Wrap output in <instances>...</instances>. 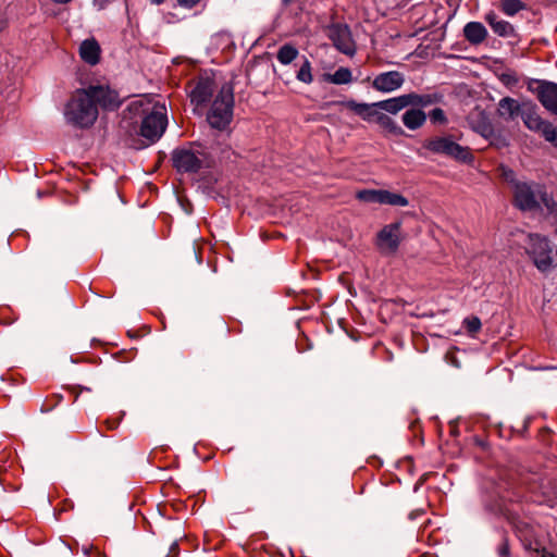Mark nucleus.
<instances>
[{"label":"nucleus","mask_w":557,"mask_h":557,"mask_svg":"<svg viewBox=\"0 0 557 557\" xmlns=\"http://www.w3.org/2000/svg\"><path fill=\"white\" fill-rule=\"evenodd\" d=\"M121 100L116 91L104 86H89L77 89L64 109L67 123L75 127L88 128L98 117V106L104 110H115Z\"/></svg>","instance_id":"1"},{"label":"nucleus","mask_w":557,"mask_h":557,"mask_svg":"<svg viewBox=\"0 0 557 557\" xmlns=\"http://www.w3.org/2000/svg\"><path fill=\"white\" fill-rule=\"evenodd\" d=\"M536 95L542 106L550 113L557 115V84L552 82L540 83Z\"/></svg>","instance_id":"14"},{"label":"nucleus","mask_w":557,"mask_h":557,"mask_svg":"<svg viewBox=\"0 0 557 557\" xmlns=\"http://www.w3.org/2000/svg\"><path fill=\"white\" fill-rule=\"evenodd\" d=\"M129 113L143 117L140 135L151 143L158 140L168 125L166 108L163 103L135 100L128 106Z\"/></svg>","instance_id":"2"},{"label":"nucleus","mask_w":557,"mask_h":557,"mask_svg":"<svg viewBox=\"0 0 557 557\" xmlns=\"http://www.w3.org/2000/svg\"><path fill=\"white\" fill-rule=\"evenodd\" d=\"M498 113L500 116L505 117L506 120H512L516 116H518L521 112V106L520 103L510 97H505L500 99L498 103Z\"/></svg>","instance_id":"21"},{"label":"nucleus","mask_w":557,"mask_h":557,"mask_svg":"<svg viewBox=\"0 0 557 557\" xmlns=\"http://www.w3.org/2000/svg\"><path fill=\"white\" fill-rule=\"evenodd\" d=\"M153 4H161L164 2V0H149Z\"/></svg>","instance_id":"37"},{"label":"nucleus","mask_w":557,"mask_h":557,"mask_svg":"<svg viewBox=\"0 0 557 557\" xmlns=\"http://www.w3.org/2000/svg\"><path fill=\"white\" fill-rule=\"evenodd\" d=\"M513 205L521 211H534L543 205L549 212L555 210L556 203L545 188L535 183L515 184Z\"/></svg>","instance_id":"4"},{"label":"nucleus","mask_w":557,"mask_h":557,"mask_svg":"<svg viewBox=\"0 0 557 557\" xmlns=\"http://www.w3.org/2000/svg\"><path fill=\"white\" fill-rule=\"evenodd\" d=\"M356 198L367 203L389 205L394 207H407L409 205V200L405 196L386 189H360L356 193Z\"/></svg>","instance_id":"10"},{"label":"nucleus","mask_w":557,"mask_h":557,"mask_svg":"<svg viewBox=\"0 0 557 557\" xmlns=\"http://www.w3.org/2000/svg\"><path fill=\"white\" fill-rule=\"evenodd\" d=\"M329 38L341 52L351 55L355 53V45L347 25L333 24L329 27Z\"/></svg>","instance_id":"11"},{"label":"nucleus","mask_w":557,"mask_h":557,"mask_svg":"<svg viewBox=\"0 0 557 557\" xmlns=\"http://www.w3.org/2000/svg\"><path fill=\"white\" fill-rule=\"evenodd\" d=\"M539 133L546 141H549L557 147V128L550 122L546 121Z\"/></svg>","instance_id":"28"},{"label":"nucleus","mask_w":557,"mask_h":557,"mask_svg":"<svg viewBox=\"0 0 557 557\" xmlns=\"http://www.w3.org/2000/svg\"><path fill=\"white\" fill-rule=\"evenodd\" d=\"M423 148L462 163H472L474 160L471 150L456 143L450 136L431 137L423 143Z\"/></svg>","instance_id":"7"},{"label":"nucleus","mask_w":557,"mask_h":557,"mask_svg":"<svg viewBox=\"0 0 557 557\" xmlns=\"http://www.w3.org/2000/svg\"><path fill=\"white\" fill-rule=\"evenodd\" d=\"M499 171H500L502 178L511 185L512 190L515 189V184L522 183L521 181H518L516 178V174L511 169L506 168V166H500Z\"/></svg>","instance_id":"29"},{"label":"nucleus","mask_w":557,"mask_h":557,"mask_svg":"<svg viewBox=\"0 0 557 557\" xmlns=\"http://www.w3.org/2000/svg\"><path fill=\"white\" fill-rule=\"evenodd\" d=\"M101 48L95 38H87L79 46L81 59L89 64L96 65L100 61Z\"/></svg>","instance_id":"18"},{"label":"nucleus","mask_w":557,"mask_h":557,"mask_svg":"<svg viewBox=\"0 0 557 557\" xmlns=\"http://www.w3.org/2000/svg\"><path fill=\"white\" fill-rule=\"evenodd\" d=\"M298 50L294 46L285 44L280 47L276 59L281 64L288 65L298 57Z\"/></svg>","instance_id":"25"},{"label":"nucleus","mask_w":557,"mask_h":557,"mask_svg":"<svg viewBox=\"0 0 557 557\" xmlns=\"http://www.w3.org/2000/svg\"><path fill=\"white\" fill-rule=\"evenodd\" d=\"M491 144L500 148L503 146H507V143L504 139H500L499 137L495 138L494 136L490 139Z\"/></svg>","instance_id":"33"},{"label":"nucleus","mask_w":557,"mask_h":557,"mask_svg":"<svg viewBox=\"0 0 557 557\" xmlns=\"http://www.w3.org/2000/svg\"><path fill=\"white\" fill-rule=\"evenodd\" d=\"M434 102L431 95L417 92L404 94L394 98L377 101V107L389 114H397L407 107L426 108Z\"/></svg>","instance_id":"8"},{"label":"nucleus","mask_w":557,"mask_h":557,"mask_svg":"<svg viewBox=\"0 0 557 557\" xmlns=\"http://www.w3.org/2000/svg\"><path fill=\"white\" fill-rule=\"evenodd\" d=\"M523 123L527 128L532 132L539 133L546 120H543L534 110L530 109L521 113Z\"/></svg>","instance_id":"23"},{"label":"nucleus","mask_w":557,"mask_h":557,"mask_svg":"<svg viewBox=\"0 0 557 557\" xmlns=\"http://www.w3.org/2000/svg\"><path fill=\"white\" fill-rule=\"evenodd\" d=\"M214 83L209 77L199 78L190 89V100L196 106L205 104L212 96Z\"/></svg>","instance_id":"15"},{"label":"nucleus","mask_w":557,"mask_h":557,"mask_svg":"<svg viewBox=\"0 0 557 557\" xmlns=\"http://www.w3.org/2000/svg\"><path fill=\"white\" fill-rule=\"evenodd\" d=\"M405 83V76L398 71H388L377 74L371 85L379 92L389 94L398 90Z\"/></svg>","instance_id":"12"},{"label":"nucleus","mask_w":557,"mask_h":557,"mask_svg":"<svg viewBox=\"0 0 557 557\" xmlns=\"http://www.w3.org/2000/svg\"><path fill=\"white\" fill-rule=\"evenodd\" d=\"M429 117H430L431 122L434 124H445L447 122L445 112L441 108L433 109L430 112Z\"/></svg>","instance_id":"30"},{"label":"nucleus","mask_w":557,"mask_h":557,"mask_svg":"<svg viewBox=\"0 0 557 557\" xmlns=\"http://www.w3.org/2000/svg\"><path fill=\"white\" fill-rule=\"evenodd\" d=\"M500 11L507 16H513L525 9V4L521 0H500Z\"/></svg>","instance_id":"26"},{"label":"nucleus","mask_w":557,"mask_h":557,"mask_svg":"<svg viewBox=\"0 0 557 557\" xmlns=\"http://www.w3.org/2000/svg\"><path fill=\"white\" fill-rule=\"evenodd\" d=\"M503 81H504L506 84H509L510 78H509V77H507V76H504Z\"/></svg>","instance_id":"39"},{"label":"nucleus","mask_w":557,"mask_h":557,"mask_svg":"<svg viewBox=\"0 0 557 557\" xmlns=\"http://www.w3.org/2000/svg\"><path fill=\"white\" fill-rule=\"evenodd\" d=\"M296 77L299 82L305 84H311L313 82L312 66L308 59H305L296 74Z\"/></svg>","instance_id":"27"},{"label":"nucleus","mask_w":557,"mask_h":557,"mask_svg":"<svg viewBox=\"0 0 557 557\" xmlns=\"http://www.w3.org/2000/svg\"><path fill=\"white\" fill-rule=\"evenodd\" d=\"M543 557H557V556H555V555H554V554H552V553H545V554L543 555Z\"/></svg>","instance_id":"38"},{"label":"nucleus","mask_w":557,"mask_h":557,"mask_svg":"<svg viewBox=\"0 0 557 557\" xmlns=\"http://www.w3.org/2000/svg\"><path fill=\"white\" fill-rule=\"evenodd\" d=\"M469 122L474 132L486 139L494 136V127L487 115L483 111H475L469 115Z\"/></svg>","instance_id":"17"},{"label":"nucleus","mask_w":557,"mask_h":557,"mask_svg":"<svg viewBox=\"0 0 557 557\" xmlns=\"http://www.w3.org/2000/svg\"><path fill=\"white\" fill-rule=\"evenodd\" d=\"M423 108L412 107L407 110L403 116V124L410 131H416L422 127L426 122V114L422 110Z\"/></svg>","instance_id":"19"},{"label":"nucleus","mask_w":557,"mask_h":557,"mask_svg":"<svg viewBox=\"0 0 557 557\" xmlns=\"http://www.w3.org/2000/svg\"><path fill=\"white\" fill-rule=\"evenodd\" d=\"M234 90L228 84H224L212 102L208 112L209 124L216 129H225L233 120Z\"/></svg>","instance_id":"5"},{"label":"nucleus","mask_w":557,"mask_h":557,"mask_svg":"<svg viewBox=\"0 0 557 557\" xmlns=\"http://www.w3.org/2000/svg\"><path fill=\"white\" fill-rule=\"evenodd\" d=\"M323 81L335 85H346L352 82V73L348 67H339L333 74H323Z\"/></svg>","instance_id":"22"},{"label":"nucleus","mask_w":557,"mask_h":557,"mask_svg":"<svg viewBox=\"0 0 557 557\" xmlns=\"http://www.w3.org/2000/svg\"><path fill=\"white\" fill-rule=\"evenodd\" d=\"M284 4H289L293 2V0H283Z\"/></svg>","instance_id":"40"},{"label":"nucleus","mask_w":557,"mask_h":557,"mask_svg":"<svg viewBox=\"0 0 557 557\" xmlns=\"http://www.w3.org/2000/svg\"><path fill=\"white\" fill-rule=\"evenodd\" d=\"M463 35L471 45H480L486 39L487 30L480 22H469L463 27Z\"/></svg>","instance_id":"20"},{"label":"nucleus","mask_w":557,"mask_h":557,"mask_svg":"<svg viewBox=\"0 0 557 557\" xmlns=\"http://www.w3.org/2000/svg\"><path fill=\"white\" fill-rule=\"evenodd\" d=\"M4 27H5V22L0 18V33L4 29Z\"/></svg>","instance_id":"35"},{"label":"nucleus","mask_w":557,"mask_h":557,"mask_svg":"<svg viewBox=\"0 0 557 557\" xmlns=\"http://www.w3.org/2000/svg\"><path fill=\"white\" fill-rule=\"evenodd\" d=\"M401 240V223L395 222L381 228L375 237V246L382 255L391 256L396 253Z\"/></svg>","instance_id":"9"},{"label":"nucleus","mask_w":557,"mask_h":557,"mask_svg":"<svg viewBox=\"0 0 557 557\" xmlns=\"http://www.w3.org/2000/svg\"><path fill=\"white\" fill-rule=\"evenodd\" d=\"M375 123L384 131L393 135H401L404 132L401 127L387 114L380 112L376 116Z\"/></svg>","instance_id":"24"},{"label":"nucleus","mask_w":557,"mask_h":557,"mask_svg":"<svg viewBox=\"0 0 557 557\" xmlns=\"http://www.w3.org/2000/svg\"><path fill=\"white\" fill-rule=\"evenodd\" d=\"M200 0H177V3L186 9H191L198 4Z\"/></svg>","instance_id":"32"},{"label":"nucleus","mask_w":557,"mask_h":557,"mask_svg":"<svg viewBox=\"0 0 557 557\" xmlns=\"http://www.w3.org/2000/svg\"><path fill=\"white\" fill-rule=\"evenodd\" d=\"M177 549H178L177 543H173L172 546H171V552H175L176 553Z\"/></svg>","instance_id":"34"},{"label":"nucleus","mask_w":557,"mask_h":557,"mask_svg":"<svg viewBox=\"0 0 557 557\" xmlns=\"http://www.w3.org/2000/svg\"><path fill=\"white\" fill-rule=\"evenodd\" d=\"M493 33L499 37L508 38L516 35V29L511 23L500 18L494 11H490L484 16Z\"/></svg>","instance_id":"16"},{"label":"nucleus","mask_w":557,"mask_h":557,"mask_svg":"<svg viewBox=\"0 0 557 557\" xmlns=\"http://www.w3.org/2000/svg\"><path fill=\"white\" fill-rule=\"evenodd\" d=\"M53 1H54L55 3H62V4H64V3H69V2H71L72 0H53Z\"/></svg>","instance_id":"36"},{"label":"nucleus","mask_w":557,"mask_h":557,"mask_svg":"<svg viewBox=\"0 0 557 557\" xmlns=\"http://www.w3.org/2000/svg\"><path fill=\"white\" fill-rule=\"evenodd\" d=\"M524 250L540 272L545 273L554 268L553 250L547 237L534 233L527 234Z\"/></svg>","instance_id":"6"},{"label":"nucleus","mask_w":557,"mask_h":557,"mask_svg":"<svg viewBox=\"0 0 557 557\" xmlns=\"http://www.w3.org/2000/svg\"><path fill=\"white\" fill-rule=\"evenodd\" d=\"M465 325H466L467 331L472 334L479 332L482 326L480 319L476 317L467 318L465 320Z\"/></svg>","instance_id":"31"},{"label":"nucleus","mask_w":557,"mask_h":557,"mask_svg":"<svg viewBox=\"0 0 557 557\" xmlns=\"http://www.w3.org/2000/svg\"><path fill=\"white\" fill-rule=\"evenodd\" d=\"M173 166L182 173H197L213 165V158L200 144H189L172 152Z\"/></svg>","instance_id":"3"},{"label":"nucleus","mask_w":557,"mask_h":557,"mask_svg":"<svg viewBox=\"0 0 557 557\" xmlns=\"http://www.w3.org/2000/svg\"><path fill=\"white\" fill-rule=\"evenodd\" d=\"M335 104L342 106L343 108L354 112L358 116H360L366 122H375L376 116L380 113V109L377 107V102L366 103V102H357L354 99L334 102Z\"/></svg>","instance_id":"13"}]
</instances>
